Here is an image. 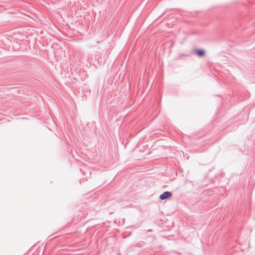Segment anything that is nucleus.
I'll list each match as a JSON object with an SVG mask.
<instances>
[{
  "mask_svg": "<svg viewBox=\"0 0 255 255\" xmlns=\"http://www.w3.org/2000/svg\"><path fill=\"white\" fill-rule=\"evenodd\" d=\"M172 196V193L168 191H166L161 194L159 196V198L161 200H165L171 197Z\"/></svg>",
  "mask_w": 255,
  "mask_h": 255,
  "instance_id": "f257e3e1",
  "label": "nucleus"
},
{
  "mask_svg": "<svg viewBox=\"0 0 255 255\" xmlns=\"http://www.w3.org/2000/svg\"><path fill=\"white\" fill-rule=\"evenodd\" d=\"M195 52L200 57H202L204 55V51L202 49L196 50Z\"/></svg>",
  "mask_w": 255,
  "mask_h": 255,
  "instance_id": "f03ea898",
  "label": "nucleus"
}]
</instances>
